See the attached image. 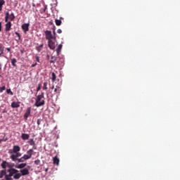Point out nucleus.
Returning a JSON list of instances; mask_svg holds the SVG:
<instances>
[{
	"instance_id": "f257e3e1",
	"label": "nucleus",
	"mask_w": 180,
	"mask_h": 180,
	"mask_svg": "<svg viewBox=\"0 0 180 180\" xmlns=\"http://www.w3.org/2000/svg\"><path fill=\"white\" fill-rule=\"evenodd\" d=\"M7 172L9 174L8 175L6 174H5L6 180H13V179H11L12 176H13L14 179H19L21 177V174L19 173V170L14 168H10L7 169Z\"/></svg>"
},
{
	"instance_id": "f03ea898",
	"label": "nucleus",
	"mask_w": 180,
	"mask_h": 180,
	"mask_svg": "<svg viewBox=\"0 0 180 180\" xmlns=\"http://www.w3.org/2000/svg\"><path fill=\"white\" fill-rule=\"evenodd\" d=\"M34 155V150L32 148L29 149L27 151V154H24L23 156L17 160V163L25 162V161L30 160Z\"/></svg>"
},
{
	"instance_id": "7ed1b4c3",
	"label": "nucleus",
	"mask_w": 180,
	"mask_h": 180,
	"mask_svg": "<svg viewBox=\"0 0 180 180\" xmlns=\"http://www.w3.org/2000/svg\"><path fill=\"white\" fill-rule=\"evenodd\" d=\"M44 92H41V94L40 95H38L37 96L36 103L34 105L37 107H40V106L44 105L45 101H44Z\"/></svg>"
},
{
	"instance_id": "20e7f679",
	"label": "nucleus",
	"mask_w": 180,
	"mask_h": 180,
	"mask_svg": "<svg viewBox=\"0 0 180 180\" xmlns=\"http://www.w3.org/2000/svg\"><path fill=\"white\" fill-rule=\"evenodd\" d=\"M1 168L4 169L1 171H0V179H2L4 177V175L6 176V167H11V165L9 162H6V160H4L3 162H1Z\"/></svg>"
},
{
	"instance_id": "39448f33",
	"label": "nucleus",
	"mask_w": 180,
	"mask_h": 180,
	"mask_svg": "<svg viewBox=\"0 0 180 180\" xmlns=\"http://www.w3.org/2000/svg\"><path fill=\"white\" fill-rule=\"evenodd\" d=\"M45 36L48 41L51 40H56V37H55V35H53L52 32L51 31H49L48 30H46V31L45 32Z\"/></svg>"
},
{
	"instance_id": "423d86ee",
	"label": "nucleus",
	"mask_w": 180,
	"mask_h": 180,
	"mask_svg": "<svg viewBox=\"0 0 180 180\" xmlns=\"http://www.w3.org/2000/svg\"><path fill=\"white\" fill-rule=\"evenodd\" d=\"M21 155H22V153H20V152H17V153H15V154H11V155H10V158H11V160L12 161L16 162L17 160L19 159V158H18L21 157Z\"/></svg>"
},
{
	"instance_id": "0eeeda50",
	"label": "nucleus",
	"mask_w": 180,
	"mask_h": 180,
	"mask_svg": "<svg viewBox=\"0 0 180 180\" xmlns=\"http://www.w3.org/2000/svg\"><path fill=\"white\" fill-rule=\"evenodd\" d=\"M30 23L22 24V30L24 33H27V32H28L30 30Z\"/></svg>"
},
{
	"instance_id": "6e6552de",
	"label": "nucleus",
	"mask_w": 180,
	"mask_h": 180,
	"mask_svg": "<svg viewBox=\"0 0 180 180\" xmlns=\"http://www.w3.org/2000/svg\"><path fill=\"white\" fill-rule=\"evenodd\" d=\"M48 46L51 50H55L56 45H55V41L54 39H51L48 41Z\"/></svg>"
},
{
	"instance_id": "1a4fd4ad",
	"label": "nucleus",
	"mask_w": 180,
	"mask_h": 180,
	"mask_svg": "<svg viewBox=\"0 0 180 180\" xmlns=\"http://www.w3.org/2000/svg\"><path fill=\"white\" fill-rule=\"evenodd\" d=\"M27 143H28L30 146H32V150L37 149V146H36L35 141H34V140L33 139H30L29 141H27Z\"/></svg>"
},
{
	"instance_id": "9d476101",
	"label": "nucleus",
	"mask_w": 180,
	"mask_h": 180,
	"mask_svg": "<svg viewBox=\"0 0 180 180\" xmlns=\"http://www.w3.org/2000/svg\"><path fill=\"white\" fill-rule=\"evenodd\" d=\"M20 146H13L12 151L10 150L9 153L12 154V153H13L14 154H16V153L20 152Z\"/></svg>"
},
{
	"instance_id": "9b49d317",
	"label": "nucleus",
	"mask_w": 180,
	"mask_h": 180,
	"mask_svg": "<svg viewBox=\"0 0 180 180\" xmlns=\"http://www.w3.org/2000/svg\"><path fill=\"white\" fill-rule=\"evenodd\" d=\"M20 172L21 173V176H25V175L30 174V170L27 168L22 169Z\"/></svg>"
},
{
	"instance_id": "f8f14e48",
	"label": "nucleus",
	"mask_w": 180,
	"mask_h": 180,
	"mask_svg": "<svg viewBox=\"0 0 180 180\" xmlns=\"http://www.w3.org/2000/svg\"><path fill=\"white\" fill-rule=\"evenodd\" d=\"M31 113V107L27 108L26 112L24 115V118L25 120H27L28 117L30 116Z\"/></svg>"
},
{
	"instance_id": "ddd939ff",
	"label": "nucleus",
	"mask_w": 180,
	"mask_h": 180,
	"mask_svg": "<svg viewBox=\"0 0 180 180\" xmlns=\"http://www.w3.org/2000/svg\"><path fill=\"white\" fill-rule=\"evenodd\" d=\"M5 26H6L5 30H6V32L11 31V26H12L11 22V21L7 22V23L6 24Z\"/></svg>"
},
{
	"instance_id": "4468645a",
	"label": "nucleus",
	"mask_w": 180,
	"mask_h": 180,
	"mask_svg": "<svg viewBox=\"0 0 180 180\" xmlns=\"http://www.w3.org/2000/svg\"><path fill=\"white\" fill-rule=\"evenodd\" d=\"M20 102H12L11 103V108H20Z\"/></svg>"
},
{
	"instance_id": "2eb2a0df",
	"label": "nucleus",
	"mask_w": 180,
	"mask_h": 180,
	"mask_svg": "<svg viewBox=\"0 0 180 180\" xmlns=\"http://www.w3.org/2000/svg\"><path fill=\"white\" fill-rule=\"evenodd\" d=\"M22 140L26 141L28 140L30 138V135L28 134H21Z\"/></svg>"
},
{
	"instance_id": "dca6fc26",
	"label": "nucleus",
	"mask_w": 180,
	"mask_h": 180,
	"mask_svg": "<svg viewBox=\"0 0 180 180\" xmlns=\"http://www.w3.org/2000/svg\"><path fill=\"white\" fill-rule=\"evenodd\" d=\"M53 164H54L55 165L58 166V165H59V163H60V159L58 158L57 156H56V157H54V158H53Z\"/></svg>"
},
{
	"instance_id": "f3484780",
	"label": "nucleus",
	"mask_w": 180,
	"mask_h": 180,
	"mask_svg": "<svg viewBox=\"0 0 180 180\" xmlns=\"http://www.w3.org/2000/svg\"><path fill=\"white\" fill-rule=\"evenodd\" d=\"M27 166V163H21L15 165L17 169H23Z\"/></svg>"
},
{
	"instance_id": "a211bd4d",
	"label": "nucleus",
	"mask_w": 180,
	"mask_h": 180,
	"mask_svg": "<svg viewBox=\"0 0 180 180\" xmlns=\"http://www.w3.org/2000/svg\"><path fill=\"white\" fill-rule=\"evenodd\" d=\"M62 49H63V45L59 44L56 49V53L58 56L60 55V53L61 52Z\"/></svg>"
},
{
	"instance_id": "6ab92c4d",
	"label": "nucleus",
	"mask_w": 180,
	"mask_h": 180,
	"mask_svg": "<svg viewBox=\"0 0 180 180\" xmlns=\"http://www.w3.org/2000/svg\"><path fill=\"white\" fill-rule=\"evenodd\" d=\"M11 65L13 67H16L17 65H15L18 62V60L15 59V58H11Z\"/></svg>"
},
{
	"instance_id": "aec40b11",
	"label": "nucleus",
	"mask_w": 180,
	"mask_h": 180,
	"mask_svg": "<svg viewBox=\"0 0 180 180\" xmlns=\"http://www.w3.org/2000/svg\"><path fill=\"white\" fill-rule=\"evenodd\" d=\"M15 34L17 35V37H18V39H16L17 43H18L19 41H20L21 35H20V33L18 32H15Z\"/></svg>"
},
{
	"instance_id": "412c9836",
	"label": "nucleus",
	"mask_w": 180,
	"mask_h": 180,
	"mask_svg": "<svg viewBox=\"0 0 180 180\" xmlns=\"http://www.w3.org/2000/svg\"><path fill=\"white\" fill-rule=\"evenodd\" d=\"M56 77H57L55 72H52V75H51L52 82H55V81L56 80Z\"/></svg>"
},
{
	"instance_id": "4be33fe9",
	"label": "nucleus",
	"mask_w": 180,
	"mask_h": 180,
	"mask_svg": "<svg viewBox=\"0 0 180 180\" xmlns=\"http://www.w3.org/2000/svg\"><path fill=\"white\" fill-rule=\"evenodd\" d=\"M10 18V13L9 12L6 13V17H5V22L8 23V19Z\"/></svg>"
},
{
	"instance_id": "5701e85b",
	"label": "nucleus",
	"mask_w": 180,
	"mask_h": 180,
	"mask_svg": "<svg viewBox=\"0 0 180 180\" xmlns=\"http://www.w3.org/2000/svg\"><path fill=\"white\" fill-rule=\"evenodd\" d=\"M15 17L14 13H11V14L9 15V19L11 20V21H13L15 20Z\"/></svg>"
},
{
	"instance_id": "b1692460",
	"label": "nucleus",
	"mask_w": 180,
	"mask_h": 180,
	"mask_svg": "<svg viewBox=\"0 0 180 180\" xmlns=\"http://www.w3.org/2000/svg\"><path fill=\"white\" fill-rule=\"evenodd\" d=\"M48 82H44L43 83V86H42V89H44V90H47L48 89Z\"/></svg>"
},
{
	"instance_id": "393cba45",
	"label": "nucleus",
	"mask_w": 180,
	"mask_h": 180,
	"mask_svg": "<svg viewBox=\"0 0 180 180\" xmlns=\"http://www.w3.org/2000/svg\"><path fill=\"white\" fill-rule=\"evenodd\" d=\"M55 23L56 24V26H60L62 24V21L60 20H56Z\"/></svg>"
},
{
	"instance_id": "a878e982",
	"label": "nucleus",
	"mask_w": 180,
	"mask_h": 180,
	"mask_svg": "<svg viewBox=\"0 0 180 180\" xmlns=\"http://www.w3.org/2000/svg\"><path fill=\"white\" fill-rule=\"evenodd\" d=\"M43 47H44V44H41V45L37 46V51L38 52H40L41 50V49H42Z\"/></svg>"
},
{
	"instance_id": "bb28decb",
	"label": "nucleus",
	"mask_w": 180,
	"mask_h": 180,
	"mask_svg": "<svg viewBox=\"0 0 180 180\" xmlns=\"http://www.w3.org/2000/svg\"><path fill=\"white\" fill-rule=\"evenodd\" d=\"M40 163H41V160L39 159H37V160H34V165L38 166V165H40Z\"/></svg>"
},
{
	"instance_id": "cd10ccee",
	"label": "nucleus",
	"mask_w": 180,
	"mask_h": 180,
	"mask_svg": "<svg viewBox=\"0 0 180 180\" xmlns=\"http://www.w3.org/2000/svg\"><path fill=\"white\" fill-rule=\"evenodd\" d=\"M60 86H58L57 88L54 89V93L60 94Z\"/></svg>"
},
{
	"instance_id": "c85d7f7f",
	"label": "nucleus",
	"mask_w": 180,
	"mask_h": 180,
	"mask_svg": "<svg viewBox=\"0 0 180 180\" xmlns=\"http://www.w3.org/2000/svg\"><path fill=\"white\" fill-rule=\"evenodd\" d=\"M5 89H6V86H5V85L1 86V88H0V92H1V93H3Z\"/></svg>"
},
{
	"instance_id": "c756f323",
	"label": "nucleus",
	"mask_w": 180,
	"mask_h": 180,
	"mask_svg": "<svg viewBox=\"0 0 180 180\" xmlns=\"http://www.w3.org/2000/svg\"><path fill=\"white\" fill-rule=\"evenodd\" d=\"M8 140V138L7 137H4L2 138V139H0V144L4 141H6Z\"/></svg>"
},
{
	"instance_id": "7c9ffc66",
	"label": "nucleus",
	"mask_w": 180,
	"mask_h": 180,
	"mask_svg": "<svg viewBox=\"0 0 180 180\" xmlns=\"http://www.w3.org/2000/svg\"><path fill=\"white\" fill-rule=\"evenodd\" d=\"M41 87V84H39L37 88V92L40 91Z\"/></svg>"
},
{
	"instance_id": "2f4dec72",
	"label": "nucleus",
	"mask_w": 180,
	"mask_h": 180,
	"mask_svg": "<svg viewBox=\"0 0 180 180\" xmlns=\"http://www.w3.org/2000/svg\"><path fill=\"white\" fill-rule=\"evenodd\" d=\"M43 121V120H41V119H38L37 120V125L38 126H40V124H41V122Z\"/></svg>"
},
{
	"instance_id": "473e14b6",
	"label": "nucleus",
	"mask_w": 180,
	"mask_h": 180,
	"mask_svg": "<svg viewBox=\"0 0 180 180\" xmlns=\"http://www.w3.org/2000/svg\"><path fill=\"white\" fill-rule=\"evenodd\" d=\"M5 4V0H0V7Z\"/></svg>"
},
{
	"instance_id": "72a5a7b5",
	"label": "nucleus",
	"mask_w": 180,
	"mask_h": 180,
	"mask_svg": "<svg viewBox=\"0 0 180 180\" xmlns=\"http://www.w3.org/2000/svg\"><path fill=\"white\" fill-rule=\"evenodd\" d=\"M6 92H7L8 94H11V95H13V93L11 91V89H7Z\"/></svg>"
},
{
	"instance_id": "f704fd0d",
	"label": "nucleus",
	"mask_w": 180,
	"mask_h": 180,
	"mask_svg": "<svg viewBox=\"0 0 180 180\" xmlns=\"http://www.w3.org/2000/svg\"><path fill=\"white\" fill-rule=\"evenodd\" d=\"M53 5H54L55 6H57V4H58L57 0H53Z\"/></svg>"
},
{
	"instance_id": "c9c22d12",
	"label": "nucleus",
	"mask_w": 180,
	"mask_h": 180,
	"mask_svg": "<svg viewBox=\"0 0 180 180\" xmlns=\"http://www.w3.org/2000/svg\"><path fill=\"white\" fill-rule=\"evenodd\" d=\"M35 59H36V60H37V63H40V58H39V56H36V57H35Z\"/></svg>"
},
{
	"instance_id": "e433bc0d",
	"label": "nucleus",
	"mask_w": 180,
	"mask_h": 180,
	"mask_svg": "<svg viewBox=\"0 0 180 180\" xmlns=\"http://www.w3.org/2000/svg\"><path fill=\"white\" fill-rule=\"evenodd\" d=\"M57 32L60 34V33H62V30L61 29H58L57 30Z\"/></svg>"
},
{
	"instance_id": "4c0bfd02",
	"label": "nucleus",
	"mask_w": 180,
	"mask_h": 180,
	"mask_svg": "<svg viewBox=\"0 0 180 180\" xmlns=\"http://www.w3.org/2000/svg\"><path fill=\"white\" fill-rule=\"evenodd\" d=\"M0 52H1V53H4V49L1 46H0Z\"/></svg>"
},
{
	"instance_id": "58836bf2",
	"label": "nucleus",
	"mask_w": 180,
	"mask_h": 180,
	"mask_svg": "<svg viewBox=\"0 0 180 180\" xmlns=\"http://www.w3.org/2000/svg\"><path fill=\"white\" fill-rule=\"evenodd\" d=\"M52 60L56 61V56H51Z\"/></svg>"
},
{
	"instance_id": "ea45409f",
	"label": "nucleus",
	"mask_w": 180,
	"mask_h": 180,
	"mask_svg": "<svg viewBox=\"0 0 180 180\" xmlns=\"http://www.w3.org/2000/svg\"><path fill=\"white\" fill-rule=\"evenodd\" d=\"M49 63H50V64H54V63H55V61L53 60H51L49 61Z\"/></svg>"
},
{
	"instance_id": "a19ab883",
	"label": "nucleus",
	"mask_w": 180,
	"mask_h": 180,
	"mask_svg": "<svg viewBox=\"0 0 180 180\" xmlns=\"http://www.w3.org/2000/svg\"><path fill=\"white\" fill-rule=\"evenodd\" d=\"M36 65H37V63H33L32 65V68H34Z\"/></svg>"
},
{
	"instance_id": "79ce46f5",
	"label": "nucleus",
	"mask_w": 180,
	"mask_h": 180,
	"mask_svg": "<svg viewBox=\"0 0 180 180\" xmlns=\"http://www.w3.org/2000/svg\"><path fill=\"white\" fill-rule=\"evenodd\" d=\"M1 25H2L1 22H0V32L1 31V29H2Z\"/></svg>"
},
{
	"instance_id": "37998d69",
	"label": "nucleus",
	"mask_w": 180,
	"mask_h": 180,
	"mask_svg": "<svg viewBox=\"0 0 180 180\" xmlns=\"http://www.w3.org/2000/svg\"><path fill=\"white\" fill-rule=\"evenodd\" d=\"M52 30H53V31L55 32V31H56V27H55V26H53V28H52Z\"/></svg>"
},
{
	"instance_id": "c03bdc74",
	"label": "nucleus",
	"mask_w": 180,
	"mask_h": 180,
	"mask_svg": "<svg viewBox=\"0 0 180 180\" xmlns=\"http://www.w3.org/2000/svg\"><path fill=\"white\" fill-rule=\"evenodd\" d=\"M6 49L7 50L8 52H11V49L10 48H6Z\"/></svg>"
},
{
	"instance_id": "a18cd8bd",
	"label": "nucleus",
	"mask_w": 180,
	"mask_h": 180,
	"mask_svg": "<svg viewBox=\"0 0 180 180\" xmlns=\"http://www.w3.org/2000/svg\"><path fill=\"white\" fill-rule=\"evenodd\" d=\"M56 31H53V34L52 35L56 37Z\"/></svg>"
},
{
	"instance_id": "49530a36",
	"label": "nucleus",
	"mask_w": 180,
	"mask_h": 180,
	"mask_svg": "<svg viewBox=\"0 0 180 180\" xmlns=\"http://www.w3.org/2000/svg\"><path fill=\"white\" fill-rule=\"evenodd\" d=\"M46 58H47V60H50V56H49V55H47Z\"/></svg>"
},
{
	"instance_id": "de8ad7c7",
	"label": "nucleus",
	"mask_w": 180,
	"mask_h": 180,
	"mask_svg": "<svg viewBox=\"0 0 180 180\" xmlns=\"http://www.w3.org/2000/svg\"><path fill=\"white\" fill-rule=\"evenodd\" d=\"M2 70V63H0V71Z\"/></svg>"
},
{
	"instance_id": "09e8293b",
	"label": "nucleus",
	"mask_w": 180,
	"mask_h": 180,
	"mask_svg": "<svg viewBox=\"0 0 180 180\" xmlns=\"http://www.w3.org/2000/svg\"><path fill=\"white\" fill-rule=\"evenodd\" d=\"M55 89V86H54V85H53V86H51V89Z\"/></svg>"
},
{
	"instance_id": "8fccbe9b",
	"label": "nucleus",
	"mask_w": 180,
	"mask_h": 180,
	"mask_svg": "<svg viewBox=\"0 0 180 180\" xmlns=\"http://www.w3.org/2000/svg\"><path fill=\"white\" fill-rule=\"evenodd\" d=\"M48 171H49V169H47V168L45 169V172H48Z\"/></svg>"
},
{
	"instance_id": "3c124183",
	"label": "nucleus",
	"mask_w": 180,
	"mask_h": 180,
	"mask_svg": "<svg viewBox=\"0 0 180 180\" xmlns=\"http://www.w3.org/2000/svg\"><path fill=\"white\" fill-rule=\"evenodd\" d=\"M2 7H3L2 6H0V12L2 10Z\"/></svg>"
},
{
	"instance_id": "603ef678",
	"label": "nucleus",
	"mask_w": 180,
	"mask_h": 180,
	"mask_svg": "<svg viewBox=\"0 0 180 180\" xmlns=\"http://www.w3.org/2000/svg\"><path fill=\"white\" fill-rule=\"evenodd\" d=\"M1 54H3V53H1V51H0V57H1Z\"/></svg>"
},
{
	"instance_id": "864d4df0",
	"label": "nucleus",
	"mask_w": 180,
	"mask_h": 180,
	"mask_svg": "<svg viewBox=\"0 0 180 180\" xmlns=\"http://www.w3.org/2000/svg\"><path fill=\"white\" fill-rule=\"evenodd\" d=\"M0 77H1V72H0Z\"/></svg>"
},
{
	"instance_id": "5fc2aeb1",
	"label": "nucleus",
	"mask_w": 180,
	"mask_h": 180,
	"mask_svg": "<svg viewBox=\"0 0 180 180\" xmlns=\"http://www.w3.org/2000/svg\"><path fill=\"white\" fill-rule=\"evenodd\" d=\"M2 180H4V179H2Z\"/></svg>"
}]
</instances>
